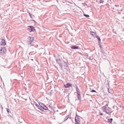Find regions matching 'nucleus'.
<instances>
[{
    "instance_id": "nucleus-18",
    "label": "nucleus",
    "mask_w": 124,
    "mask_h": 124,
    "mask_svg": "<svg viewBox=\"0 0 124 124\" xmlns=\"http://www.w3.org/2000/svg\"><path fill=\"white\" fill-rule=\"evenodd\" d=\"M77 97L78 99L79 100H80L81 99V96L80 95V94H77Z\"/></svg>"
},
{
    "instance_id": "nucleus-17",
    "label": "nucleus",
    "mask_w": 124,
    "mask_h": 124,
    "mask_svg": "<svg viewBox=\"0 0 124 124\" xmlns=\"http://www.w3.org/2000/svg\"><path fill=\"white\" fill-rule=\"evenodd\" d=\"M69 115L67 116L64 119V121H65L67 120L69 118Z\"/></svg>"
},
{
    "instance_id": "nucleus-26",
    "label": "nucleus",
    "mask_w": 124,
    "mask_h": 124,
    "mask_svg": "<svg viewBox=\"0 0 124 124\" xmlns=\"http://www.w3.org/2000/svg\"><path fill=\"white\" fill-rule=\"evenodd\" d=\"M91 92H96V91L94 90H91Z\"/></svg>"
},
{
    "instance_id": "nucleus-24",
    "label": "nucleus",
    "mask_w": 124,
    "mask_h": 124,
    "mask_svg": "<svg viewBox=\"0 0 124 124\" xmlns=\"http://www.w3.org/2000/svg\"><path fill=\"white\" fill-rule=\"evenodd\" d=\"M98 45L101 48V46L100 44V42H98Z\"/></svg>"
},
{
    "instance_id": "nucleus-27",
    "label": "nucleus",
    "mask_w": 124,
    "mask_h": 124,
    "mask_svg": "<svg viewBox=\"0 0 124 124\" xmlns=\"http://www.w3.org/2000/svg\"><path fill=\"white\" fill-rule=\"evenodd\" d=\"M103 113H100V115H103Z\"/></svg>"
},
{
    "instance_id": "nucleus-1",
    "label": "nucleus",
    "mask_w": 124,
    "mask_h": 124,
    "mask_svg": "<svg viewBox=\"0 0 124 124\" xmlns=\"http://www.w3.org/2000/svg\"><path fill=\"white\" fill-rule=\"evenodd\" d=\"M34 40V38L33 37H29L27 39V41L26 42V44L29 46H33L32 42Z\"/></svg>"
},
{
    "instance_id": "nucleus-9",
    "label": "nucleus",
    "mask_w": 124,
    "mask_h": 124,
    "mask_svg": "<svg viewBox=\"0 0 124 124\" xmlns=\"http://www.w3.org/2000/svg\"><path fill=\"white\" fill-rule=\"evenodd\" d=\"M71 85L70 83H67L66 85H64V86L65 88H68L70 87Z\"/></svg>"
},
{
    "instance_id": "nucleus-14",
    "label": "nucleus",
    "mask_w": 124,
    "mask_h": 124,
    "mask_svg": "<svg viewBox=\"0 0 124 124\" xmlns=\"http://www.w3.org/2000/svg\"><path fill=\"white\" fill-rule=\"evenodd\" d=\"M95 37H96V38L98 39V42H101V39L100 37L99 36H97V35H96Z\"/></svg>"
},
{
    "instance_id": "nucleus-22",
    "label": "nucleus",
    "mask_w": 124,
    "mask_h": 124,
    "mask_svg": "<svg viewBox=\"0 0 124 124\" xmlns=\"http://www.w3.org/2000/svg\"><path fill=\"white\" fill-rule=\"evenodd\" d=\"M59 65L60 66V67H61V68L62 69V64H61V63H60L59 64Z\"/></svg>"
},
{
    "instance_id": "nucleus-16",
    "label": "nucleus",
    "mask_w": 124,
    "mask_h": 124,
    "mask_svg": "<svg viewBox=\"0 0 124 124\" xmlns=\"http://www.w3.org/2000/svg\"><path fill=\"white\" fill-rule=\"evenodd\" d=\"M42 108L43 109H43L45 110H47L48 109L47 107L45 105L44 106H43V107Z\"/></svg>"
},
{
    "instance_id": "nucleus-23",
    "label": "nucleus",
    "mask_w": 124,
    "mask_h": 124,
    "mask_svg": "<svg viewBox=\"0 0 124 124\" xmlns=\"http://www.w3.org/2000/svg\"><path fill=\"white\" fill-rule=\"evenodd\" d=\"M28 13H29V16H30V17L31 18H32V16H31V15H32L31 14L30 12H28Z\"/></svg>"
},
{
    "instance_id": "nucleus-11",
    "label": "nucleus",
    "mask_w": 124,
    "mask_h": 124,
    "mask_svg": "<svg viewBox=\"0 0 124 124\" xmlns=\"http://www.w3.org/2000/svg\"><path fill=\"white\" fill-rule=\"evenodd\" d=\"M90 34L91 35L94 36V37H95L96 35L95 33L92 31L90 32Z\"/></svg>"
},
{
    "instance_id": "nucleus-6",
    "label": "nucleus",
    "mask_w": 124,
    "mask_h": 124,
    "mask_svg": "<svg viewBox=\"0 0 124 124\" xmlns=\"http://www.w3.org/2000/svg\"><path fill=\"white\" fill-rule=\"evenodd\" d=\"M0 54H3L6 51V49L4 48H2L0 50Z\"/></svg>"
},
{
    "instance_id": "nucleus-13",
    "label": "nucleus",
    "mask_w": 124,
    "mask_h": 124,
    "mask_svg": "<svg viewBox=\"0 0 124 124\" xmlns=\"http://www.w3.org/2000/svg\"><path fill=\"white\" fill-rule=\"evenodd\" d=\"M64 63H65V65H64V66L65 67V68H67L68 67V65L67 63V62H64Z\"/></svg>"
},
{
    "instance_id": "nucleus-19",
    "label": "nucleus",
    "mask_w": 124,
    "mask_h": 124,
    "mask_svg": "<svg viewBox=\"0 0 124 124\" xmlns=\"http://www.w3.org/2000/svg\"><path fill=\"white\" fill-rule=\"evenodd\" d=\"M84 15L86 17H89V15H88L85 14L84 13Z\"/></svg>"
},
{
    "instance_id": "nucleus-7",
    "label": "nucleus",
    "mask_w": 124,
    "mask_h": 124,
    "mask_svg": "<svg viewBox=\"0 0 124 124\" xmlns=\"http://www.w3.org/2000/svg\"><path fill=\"white\" fill-rule=\"evenodd\" d=\"M1 45L5 46L6 45V43L5 40L4 39H2L0 43Z\"/></svg>"
},
{
    "instance_id": "nucleus-2",
    "label": "nucleus",
    "mask_w": 124,
    "mask_h": 124,
    "mask_svg": "<svg viewBox=\"0 0 124 124\" xmlns=\"http://www.w3.org/2000/svg\"><path fill=\"white\" fill-rule=\"evenodd\" d=\"M102 109L104 112H106V113L108 114V104H106L104 106L102 107Z\"/></svg>"
},
{
    "instance_id": "nucleus-21",
    "label": "nucleus",
    "mask_w": 124,
    "mask_h": 124,
    "mask_svg": "<svg viewBox=\"0 0 124 124\" xmlns=\"http://www.w3.org/2000/svg\"><path fill=\"white\" fill-rule=\"evenodd\" d=\"M113 120V119L112 118H110V120L109 119V122H110V123H111L112 121Z\"/></svg>"
},
{
    "instance_id": "nucleus-4",
    "label": "nucleus",
    "mask_w": 124,
    "mask_h": 124,
    "mask_svg": "<svg viewBox=\"0 0 124 124\" xmlns=\"http://www.w3.org/2000/svg\"><path fill=\"white\" fill-rule=\"evenodd\" d=\"M114 92L113 90L112 89L109 90V96H110V97L113 100V93Z\"/></svg>"
},
{
    "instance_id": "nucleus-12",
    "label": "nucleus",
    "mask_w": 124,
    "mask_h": 124,
    "mask_svg": "<svg viewBox=\"0 0 124 124\" xmlns=\"http://www.w3.org/2000/svg\"><path fill=\"white\" fill-rule=\"evenodd\" d=\"M76 91L77 92V94H80V90L77 87H76Z\"/></svg>"
},
{
    "instance_id": "nucleus-30",
    "label": "nucleus",
    "mask_w": 124,
    "mask_h": 124,
    "mask_svg": "<svg viewBox=\"0 0 124 124\" xmlns=\"http://www.w3.org/2000/svg\"><path fill=\"white\" fill-rule=\"evenodd\" d=\"M50 108H51V109H52V108L51 107H50Z\"/></svg>"
},
{
    "instance_id": "nucleus-28",
    "label": "nucleus",
    "mask_w": 124,
    "mask_h": 124,
    "mask_svg": "<svg viewBox=\"0 0 124 124\" xmlns=\"http://www.w3.org/2000/svg\"><path fill=\"white\" fill-rule=\"evenodd\" d=\"M107 89H108V88Z\"/></svg>"
},
{
    "instance_id": "nucleus-20",
    "label": "nucleus",
    "mask_w": 124,
    "mask_h": 124,
    "mask_svg": "<svg viewBox=\"0 0 124 124\" xmlns=\"http://www.w3.org/2000/svg\"><path fill=\"white\" fill-rule=\"evenodd\" d=\"M6 110H7V112L8 113V114H9V113H11V112L9 111V110L8 108H6Z\"/></svg>"
},
{
    "instance_id": "nucleus-31",
    "label": "nucleus",
    "mask_w": 124,
    "mask_h": 124,
    "mask_svg": "<svg viewBox=\"0 0 124 124\" xmlns=\"http://www.w3.org/2000/svg\"><path fill=\"white\" fill-rule=\"evenodd\" d=\"M108 120H109L108 119H107V120H108Z\"/></svg>"
},
{
    "instance_id": "nucleus-5",
    "label": "nucleus",
    "mask_w": 124,
    "mask_h": 124,
    "mask_svg": "<svg viewBox=\"0 0 124 124\" xmlns=\"http://www.w3.org/2000/svg\"><path fill=\"white\" fill-rule=\"evenodd\" d=\"M29 29L30 30V32H31V31H34L35 29L32 26H29Z\"/></svg>"
},
{
    "instance_id": "nucleus-29",
    "label": "nucleus",
    "mask_w": 124,
    "mask_h": 124,
    "mask_svg": "<svg viewBox=\"0 0 124 124\" xmlns=\"http://www.w3.org/2000/svg\"><path fill=\"white\" fill-rule=\"evenodd\" d=\"M107 85H108V83Z\"/></svg>"
},
{
    "instance_id": "nucleus-25",
    "label": "nucleus",
    "mask_w": 124,
    "mask_h": 124,
    "mask_svg": "<svg viewBox=\"0 0 124 124\" xmlns=\"http://www.w3.org/2000/svg\"><path fill=\"white\" fill-rule=\"evenodd\" d=\"M104 0H100V3H103V2Z\"/></svg>"
},
{
    "instance_id": "nucleus-3",
    "label": "nucleus",
    "mask_w": 124,
    "mask_h": 124,
    "mask_svg": "<svg viewBox=\"0 0 124 124\" xmlns=\"http://www.w3.org/2000/svg\"><path fill=\"white\" fill-rule=\"evenodd\" d=\"M75 124H80L79 118H78V116L77 115H76L75 118Z\"/></svg>"
},
{
    "instance_id": "nucleus-15",
    "label": "nucleus",
    "mask_w": 124,
    "mask_h": 124,
    "mask_svg": "<svg viewBox=\"0 0 124 124\" xmlns=\"http://www.w3.org/2000/svg\"><path fill=\"white\" fill-rule=\"evenodd\" d=\"M39 105L42 108L43 107V106H44L45 105H44L43 103H39Z\"/></svg>"
},
{
    "instance_id": "nucleus-8",
    "label": "nucleus",
    "mask_w": 124,
    "mask_h": 124,
    "mask_svg": "<svg viewBox=\"0 0 124 124\" xmlns=\"http://www.w3.org/2000/svg\"><path fill=\"white\" fill-rule=\"evenodd\" d=\"M35 105L41 111H43V109L40 106H39V105L37 104L36 103L35 104Z\"/></svg>"
},
{
    "instance_id": "nucleus-10",
    "label": "nucleus",
    "mask_w": 124,
    "mask_h": 124,
    "mask_svg": "<svg viewBox=\"0 0 124 124\" xmlns=\"http://www.w3.org/2000/svg\"><path fill=\"white\" fill-rule=\"evenodd\" d=\"M71 48V49H79V47L78 46H72Z\"/></svg>"
},
{
    "instance_id": "nucleus-32",
    "label": "nucleus",
    "mask_w": 124,
    "mask_h": 124,
    "mask_svg": "<svg viewBox=\"0 0 124 124\" xmlns=\"http://www.w3.org/2000/svg\"><path fill=\"white\" fill-rule=\"evenodd\" d=\"M31 60H32V61H33V59H31Z\"/></svg>"
}]
</instances>
